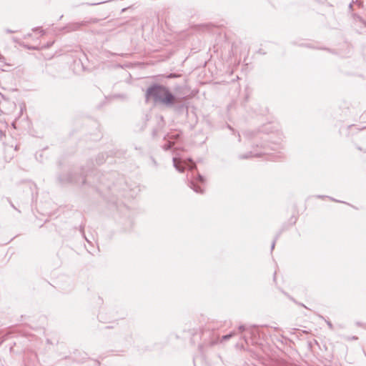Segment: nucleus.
<instances>
[{
  "mask_svg": "<svg viewBox=\"0 0 366 366\" xmlns=\"http://www.w3.org/2000/svg\"><path fill=\"white\" fill-rule=\"evenodd\" d=\"M146 97L154 102H159L164 104H172L174 102V97L164 86L154 85L150 86L146 93Z\"/></svg>",
  "mask_w": 366,
  "mask_h": 366,
  "instance_id": "obj_1",
  "label": "nucleus"
},
{
  "mask_svg": "<svg viewBox=\"0 0 366 366\" xmlns=\"http://www.w3.org/2000/svg\"><path fill=\"white\" fill-rule=\"evenodd\" d=\"M229 337H231V335H225V336H224V337H223V339L227 340V339H228Z\"/></svg>",
  "mask_w": 366,
  "mask_h": 366,
  "instance_id": "obj_2",
  "label": "nucleus"
}]
</instances>
